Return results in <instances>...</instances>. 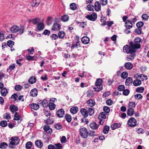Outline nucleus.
Listing matches in <instances>:
<instances>
[{
  "label": "nucleus",
  "mask_w": 149,
  "mask_h": 149,
  "mask_svg": "<svg viewBox=\"0 0 149 149\" xmlns=\"http://www.w3.org/2000/svg\"><path fill=\"white\" fill-rule=\"evenodd\" d=\"M141 42V39L139 37H136L134 39V42H131L130 44L131 45V47L134 50H136V49H139L141 48V45L140 44Z\"/></svg>",
  "instance_id": "1"
},
{
  "label": "nucleus",
  "mask_w": 149,
  "mask_h": 149,
  "mask_svg": "<svg viewBox=\"0 0 149 149\" xmlns=\"http://www.w3.org/2000/svg\"><path fill=\"white\" fill-rule=\"evenodd\" d=\"M24 29V27L23 26H20L19 27L16 25H14L11 27L10 30L13 33L19 32L21 34L23 33Z\"/></svg>",
  "instance_id": "2"
},
{
  "label": "nucleus",
  "mask_w": 149,
  "mask_h": 149,
  "mask_svg": "<svg viewBox=\"0 0 149 149\" xmlns=\"http://www.w3.org/2000/svg\"><path fill=\"white\" fill-rule=\"evenodd\" d=\"M10 148H15V146L19 144V140L18 137L16 136L12 137L10 139Z\"/></svg>",
  "instance_id": "3"
},
{
  "label": "nucleus",
  "mask_w": 149,
  "mask_h": 149,
  "mask_svg": "<svg viewBox=\"0 0 149 149\" xmlns=\"http://www.w3.org/2000/svg\"><path fill=\"white\" fill-rule=\"evenodd\" d=\"M80 134L82 138H86L88 135V132L86 128L83 127L80 129Z\"/></svg>",
  "instance_id": "4"
},
{
  "label": "nucleus",
  "mask_w": 149,
  "mask_h": 149,
  "mask_svg": "<svg viewBox=\"0 0 149 149\" xmlns=\"http://www.w3.org/2000/svg\"><path fill=\"white\" fill-rule=\"evenodd\" d=\"M137 121L135 118L132 117L128 120L127 124L129 126L131 127H134L136 125Z\"/></svg>",
  "instance_id": "5"
},
{
  "label": "nucleus",
  "mask_w": 149,
  "mask_h": 149,
  "mask_svg": "<svg viewBox=\"0 0 149 149\" xmlns=\"http://www.w3.org/2000/svg\"><path fill=\"white\" fill-rule=\"evenodd\" d=\"M97 17L96 14L95 13H93L91 15H87L86 16V18L91 21H94L97 19Z\"/></svg>",
  "instance_id": "6"
},
{
  "label": "nucleus",
  "mask_w": 149,
  "mask_h": 149,
  "mask_svg": "<svg viewBox=\"0 0 149 149\" xmlns=\"http://www.w3.org/2000/svg\"><path fill=\"white\" fill-rule=\"evenodd\" d=\"M123 52L127 54H128L129 52H130L131 51H132L133 52L134 51L133 49L131 47L130 44L129 46L127 45L124 46L123 47Z\"/></svg>",
  "instance_id": "7"
},
{
  "label": "nucleus",
  "mask_w": 149,
  "mask_h": 149,
  "mask_svg": "<svg viewBox=\"0 0 149 149\" xmlns=\"http://www.w3.org/2000/svg\"><path fill=\"white\" fill-rule=\"evenodd\" d=\"M134 50V52H133L132 51H131L130 52H129L128 53L129 54L128 55L127 59V61L132 60L135 57V53L136 52V50Z\"/></svg>",
  "instance_id": "8"
},
{
  "label": "nucleus",
  "mask_w": 149,
  "mask_h": 149,
  "mask_svg": "<svg viewBox=\"0 0 149 149\" xmlns=\"http://www.w3.org/2000/svg\"><path fill=\"white\" fill-rule=\"evenodd\" d=\"M61 27V25L57 22H56L54 23L52 28V30L55 31H58L60 29Z\"/></svg>",
  "instance_id": "9"
},
{
  "label": "nucleus",
  "mask_w": 149,
  "mask_h": 149,
  "mask_svg": "<svg viewBox=\"0 0 149 149\" xmlns=\"http://www.w3.org/2000/svg\"><path fill=\"white\" fill-rule=\"evenodd\" d=\"M56 114L59 117L62 118L65 114V111L63 109H60L57 111Z\"/></svg>",
  "instance_id": "10"
},
{
  "label": "nucleus",
  "mask_w": 149,
  "mask_h": 149,
  "mask_svg": "<svg viewBox=\"0 0 149 149\" xmlns=\"http://www.w3.org/2000/svg\"><path fill=\"white\" fill-rule=\"evenodd\" d=\"M43 130L47 134L49 135H50L52 132V129L48 125L44 126Z\"/></svg>",
  "instance_id": "11"
},
{
  "label": "nucleus",
  "mask_w": 149,
  "mask_h": 149,
  "mask_svg": "<svg viewBox=\"0 0 149 149\" xmlns=\"http://www.w3.org/2000/svg\"><path fill=\"white\" fill-rule=\"evenodd\" d=\"M125 26L126 27V28L130 29L132 27V21L129 20H127L125 23Z\"/></svg>",
  "instance_id": "12"
},
{
  "label": "nucleus",
  "mask_w": 149,
  "mask_h": 149,
  "mask_svg": "<svg viewBox=\"0 0 149 149\" xmlns=\"http://www.w3.org/2000/svg\"><path fill=\"white\" fill-rule=\"evenodd\" d=\"M80 112L84 118H86L88 116V111L85 109L84 108L81 109L80 110Z\"/></svg>",
  "instance_id": "13"
},
{
  "label": "nucleus",
  "mask_w": 149,
  "mask_h": 149,
  "mask_svg": "<svg viewBox=\"0 0 149 149\" xmlns=\"http://www.w3.org/2000/svg\"><path fill=\"white\" fill-rule=\"evenodd\" d=\"M45 27L44 24L42 22H39L37 24V29L38 31L42 30Z\"/></svg>",
  "instance_id": "14"
},
{
  "label": "nucleus",
  "mask_w": 149,
  "mask_h": 149,
  "mask_svg": "<svg viewBox=\"0 0 149 149\" xmlns=\"http://www.w3.org/2000/svg\"><path fill=\"white\" fill-rule=\"evenodd\" d=\"M94 7L95 10L96 11H99L101 10V6L98 1H96Z\"/></svg>",
  "instance_id": "15"
},
{
  "label": "nucleus",
  "mask_w": 149,
  "mask_h": 149,
  "mask_svg": "<svg viewBox=\"0 0 149 149\" xmlns=\"http://www.w3.org/2000/svg\"><path fill=\"white\" fill-rule=\"evenodd\" d=\"M30 95L32 97L36 96L38 94V91L36 88L32 89L30 92Z\"/></svg>",
  "instance_id": "16"
},
{
  "label": "nucleus",
  "mask_w": 149,
  "mask_h": 149,
  "mask_svg": "<svg viewBox=\"0 0 149 149\" xmlns=\"http://www.w3.org/2000/svg\"><path fill=\"white\" fill-rule=\"evenodd\" d=\"M10 110L11 112L13 113L16 112L18 110V108L15 105L12 104L10 106Z\"/></svg>",
  "instance_id": "17"
},
{
  "label": "nucleus",
  "mask_w": 149,
  "mask_h": 149,
  "mask_svg": "<svg viewBox=\"0 0 149 149\" xmlns=\"http://www.w3.org/2000/svg\"><path fill=\"white\" fill-rule=\"evenodd\" d=\"M81 40L82 42L85 44H88L89 42V38L87 36H84L82 38Z\"/></svg>",
  "instance_id": "18"
},
{
  "label": "nucleus",
  "mask_w": 149,
  "mask_h": 149,
  "mask_svg": "<svg viewBox=\"0 0 149 149\" xmlns=\"http://www.w3.org/2000/svg\"><path fill=\"white\" fill-rule=\"evenodd\" d=\"M121 125V124L120 123H115L111 125V128L113 130H114L120 127Z\"/></svg>",
  "instance_id": "19"
},
{
  "label": "nucleus",
  "mask_w": 149,
  "mask_h": 149,
  "mask_svg": "<svg viewBox=\"0 0 149 149\" xmlns=\"http://www.w3.org/2000/svg\"><path fill=\"white\" fill-rule=\"evenodd\" d=\"M89 126L92 129L96 130L98 128L99 125L95 123H92L90 124Z\"/></svg>",
  "instance_id": "20"
},
{
  "label": "nucleus",
  "mask_w": 149,
  "mask_h": 149,
  "mask_svg": "<svg viewBox=\"0 0 149 149\" xmlns=\"http://www.w3.org/2000/svg\"><path fill=\"white\" fill-rule=\"evenodd\" d=\"M134 110L132 107H129L127 110V114L130 116H132L134 114Z\"/></svg>",
  "instance_id": "21"
},
{
  "label": "nucleus",
  "mask_w": 149,
  "mask_h": 149,
  "mask_svg": "<svg viewBox=\"0 0 149 149\" xmlns=\"http://www.w3.org/2000/svg\"><path fill=\"white\" fill-rule=\"evenodd\" d=\"M79 40L76 42L75 43H73L72 45L71 48L72 49H73L74 48L76 47L77 48L79 47H81L80 45L79 44Z\"/></svg>",
  "instance_id": "22"
},
{
  "label": "nucleus",
  "mask_w": 149,
  "mask_h": 149,
  "mask_svg": "<svg viewBox=\"0 0 149 149\" xmlns=\"http://www.w3.org/2000/svg\"><path fill=\"white\" fill-rule=\"evenodd\" d=\"M133 82V80L132 78L129 77L127 79L125 82V85L126 86H129Z\"/></svg>",
  "instance_id": "23"
},
{
  "label": "nucleus",
  "mask_w": 149,
  "mask_h": 149,
  "mask_svg": "<svg viewBox=\"0 0 149 149\" xmlns=\"http://www.w3.org/2000/svg\"><path fill=\"white\" fill-rule=\"evenodd\" d=\"M78 111V108L76 106L73 107L70 109V111L71 113L73 114L76 113Z\"/></svg>",
  "instance_id": "24"
},
{
  "label": "nucleus",
  "mask_w": 149,
  "mask_h": 149,
  "mask_svg": "<svg viewBox=\"0 0 149 149\" xmlns=\"http://www.w3.org/2000/svg\"><path fill=\"white\" fill-rule=\"evenodd\" d=\"M125 68L128 70L131 69L133 66L132 64L130 62H127L124 65Z\"/></svg>",
  "instance_id": "25"
},
{
  "label": "nucleus",
  "mask_w": 149,
  "mask_h": 149,
  "mask_svg": "<svg viewBox=\"0 0 149 149\" xmlns=\"http://www.w3.org/2000/svg\"><path fill=\"white\" fill-rule=\"evenodd\" d=\"M94 89L95 91L98 92L102 90V85H100L99 84H95Z\"/></svg>",
  "instance_id": "26"
},
{
  "label": "nucleus",
  "mask_w": 149,
  "mask_h": 149,
  "mask_svg": "<svg viewBox=\"0 0 149 149\" xmlns=\"http://www.w3.org/2000/svg\"><path fill=\"white\" fill-rule=\"evenodd\" d=\"M87 103L91 107H92L95 105V101L92 99H90L87 101Z\"/></svg>",
  "instance_id": "27"
},
{
  "label": "nucleus",
  "mask_w": 149,
  "mask_h": 149,
  "mask_svg": "<svg viewBox=\"0 0 149 149\" xmlns=\"http://www.w3.org/2000/svg\"><path fill=\"white\" fill-rule=\"evenodd\" d=\"M8 91L7 89L6 88H4L1 89V95L2 96H5L8 93Z\"/></svg>",
  "instance_id": "28"
},
{
  "label": "nucleus",
  "mask_w": 149,
  "mask_h": 149,
  "mask_svg": "<svg viewBox=\"0 0 149 149\" xmlns=\"http://www.w3.org/2000/svg\"><path fill=\"white\" fill-rule=\"evenodd\" d=\"M65 33L64 31H59L58 33V37L61 39L63 38L65 35Z\"/></svg>",
  "instance_id": "29"
},
{
  "label": "nucleus",
  "mask_w": 149,
  "mask_h": 149,
  "mask_svg": "<svg viewBox=\"0 0 149 149\" xmlns=\"http://www.w3.org/2000/svg\"><path fill=\"white\" fill-rule=\"evenodd\" d=\"M36 145L38 148H41L43 146V144L42 141L40 140H37L35 142Z\"/></svg>",
  "instance_id": "30"
},
{
  "label": "nucleus",
  "mask_w": 149,
  "mask_h": 149,
  "mask_svg": "<svg viewBox=\"0 0 149 149\" xmlns=\"http://www.w3.org/2000/svg\"><path fill=\"white\" fill-rule=\"evenodd\" d=\"M141 83V81L139 79H136L134 81L133 84L134 86H138L140 85Z\"/></svg>",
  "instance_id": "31"
},
{
  "label": "nucleus",
  "mask_w": 149,
  "mask_h": 149,
  "mask_svg": "<svg viewBox=\"0 0 149 149\" xmlns=\"http://www.w3.org/2000/svg\"><path fill=\"white\" fill-rule=\"evenodd\" d=\"M40 0H33L32 3V6L33 7L38 6L40 4Z\"/></svg>",
  "instance_id": "32"
},
{
  "label": "nucleus",
  "mask_w": 149,
  "mask_h": 149,
  "mask_svg": "<svg viewBox=\"0 0 149 149\" xmlns=\"http://www.w3.org/2000/svg\"><path fill=\"white\" fill-rule=\"evenodd\" d=\"M40 104H41L44 107H46L48 106V103L46 99H44L41 102Z\"/></svg>",
  "instance_id": "33"
},
{
  "label": "nucleus",
  "mask_w": 149,
  "mask_h": 149,
  "mask_svg": "<svg viewBox=\"0 0 149 149\" xmlns=\"http://www.w3.org/2000/svg\"><path fill=\"white\" fill-rule=\"evenodd\" d=\"M32 109L35 110H37L39 108V106L38 104L36 103H33L31 105Z\"/></svg>",
  "instance_id": "34"
},
{
  "label": "nucleus",
  "mask_w": 149,
  "mask_h": 149,
  "mask_svg": "<svg viewBox=\"0 0 149 149\" xmlns=\"http://www.w3.org/2000/svg\"><path fill=\"white\" fill-rule=\"evenodd\" d=\"M8 146V144L5 142H2L0 144V148L2 149L6 148Z\"/></svg>",
  "instance_id": "35"
},
{
  "label": "nucleus",
  "mask_w": 149,
  "mask_h": 149,
  "mask_svg": "<svg viewBox=\"0 0 149 149\" xmlns=\"http://www.w3.org/2000/svg\"><path fill=\"white\" fill-rule=\"evenodd\" d=\"M65 118L68 123H70L72 120L71 116L67 114L65 115Z\"/></svg>",
  "instance_id": "36"
},
{
  "label": "nucleus",
  "mask_w": 149,
  "mask_h": 149,
  "mask_svg": "<svg viewBox=\"0 0 149 149\" xmlns=\"http://www.w3.org/2000/svg\"><path fill=\"white\" fill-rule=\"evenodd\" d=\"M29 82L31 84H33L36 81V79L33 77H31L28 80Z\"/></svg>",
  "instance_id": "37"
},
{
  "label": "nucleus",
  "mask_w": 149,
  "mask_h": 149,
  "mask_svg": "<svg viewBox=\"0 0 149 149\" xmlns=\"http://www.w3.org/2000/svg\"><path fill=\"white\" fill-rule=\"evenodd\" d=\"M69 17L67 15H64L61 17V20L64 22H66L68 21Z\"/></svg>",
  "instance_id": "38"
},
{
  "label": "nucleus",
  "mask_w": 149,
  "mask_h": 149,
  "mask_svg": "<svg viewBox=\"0 0 149 149\" xmlns=\"http://www.w3.org/2000/svg\"><path fill=\"white\" fill-rule=\"evenodd\" d=\"M94 6L92 4H89L87 5V10L89 11H94Z\"/></svg>",
  "instance_id": "39"
},
{
  "label": "nucleus",
  "mask_w": 149,
  "mask_h": 149,
  "mask_svg": "<svg viewBox=\"0 0 149 149\" xmlns=\"http://www.w3.org/2000/svg\"><path fill=\"white\" fill-rule=\"evenodd\" d=\"M109 126H105L103 130V132L105 134H107L109 132Z\"/></svg>",
  "instance_id": "40"
},
{
  "label": "nucleus",
  "mask_w": 149,
  "mask_h": 149,
  "mask_svg": "<svg viewBox=\"0 0 149 149\" xmlns=\"http://www.w3.org/2000/svg\"><path fill=\"white\" fill-rule=\"evenodd\" d=\"M144 90V88L142 87H138L136 89V91L138 93H143Z\"/></svg>",
  "instance_id": "41"
},
{
  "label": "nucleus",
  "mask_w": 149,
  "mask_h": 149,
  "mask_svg": "<svg viewBox=\"0 0 149 149\" xmlns=\"http://www.w3.org/2000/svg\"><path fill=\"white\" fill-rule=\"evenodd\" d=\"M32 145V143L31 141L27 142L25 146L26 149H30Z\"/></svg>",
  "instance_id": "42"
},
{
  "label": "nucleus",
  "mask_w": 149,
  "mask_h": 149,
  "mask_svg": "<svg viewBox=\"0 0 149 149\" xmlns=\"http://www.w3.org/2000/svg\"><path fill=\"white\" fill-rule=\"evenodd\" d=\"M70 6V8L72 10H75L77 9L76 4L74 3H71Z\"/></svg>",
  "instance_id": "43"
},
{
  "label": "nucleus",
  "mask_w": 149,
  "mask_h": 149,
  "mask_svg": "<svg viewBox=\"0 0 149 149\" xmlns=\"http://www.w3.org/2000/svg\"><path fill=\"white\" fill-rule=\"evenodd\" d=\"M18 97V95L14 93L12 95L10 98L13 100V102H15L17 100Z\"/></svg>",
  "instance_id": "44"
},
{
  "label": "nucleus",
  "mask_w": 149,
  "mask_h": 149,
  "mask_svg": "<svg viewBox=\"0 0 149 149\" xmlns=\"http://www.w3.org/2000/svg\"><path fill=\"white\" fill-rule=\"evenodd\" d=\"M55 146V149H62L63 148L62 145L59 143H56Z\"/></svg>",
  "instance_id": "45"
},
{
  "label": "nucleus",
  "mask_w": 149,
  "mask_h": 149,
  "mask_svg": "<svg viewBox=\"0 0 149 149\" xmlns=\"http://www.w3.org/2000/svg\"><path fill=\"white\" fill-rule=\"evenodd\" d=\"M76 23L78 24H79V26L80 27H81L84 28V26L85 25H86V22H78L77 21L76 22Z\"/></svg>",
  "instance_id": "46"
},
{
  "label": "nucleus",
  "mask_w": 149,
  "mask_h": 149,
  "mask_svg": "<svg viewBox=\"0 0 149 149\" xmlns=\"http://www.w3.org/2000/svg\"><path fill=\"white\" fill-rule=\"evenodd\" d=\"M49 107L50 110H52L55 109V105L54 103H50L49 104Z\"/></svg>",
  "instance_id": "47"
},
{
  "label": "nucleus",
  "mask_w": 149,
  "mask_h": 149,
  "mask_svg": "<svg viewBox=\"0 0 149 149\" xmlns=\"http://www.w3.org/2000/svg\"><path fill=\"white\" fill-rule=\"evenodd\" d=\"M46 123L48 124H51L54 122V120L52 118H49L47 120H45Z\"/></svg>",
  "instance_id": "48"
},
{
  "label": "nucleus",
  "mask_w": 149,
  "mask_h": 149,
  "mask_svg": "<svg viewBox=\"0 0 149 149\" xmlns=\"http://www.w3.org/2000/svg\"><path fill=\"white\" fill-rule=\"evenodd\" d=\"M144 25V23L143 22L140 21L138 22L136 24L138 28H141Z\"/></svg>",
  "instance_id": "49"
},
{
  "label": "nucleus",
  "mask_w": 149,
  "mask_h": 149,
  "mask_svg": "<svg viewBox=\"0 0 149 149\" xmlns=\"http://www.w3.org/2000/svg\"><path fill=\"white\" fill-rule=\"evenodd\" d=\"M125 88L124 85H119L117 89L118 91H122L125 89Z\"/></svg>",
  "instance_id": "50"
},
{
  "label": "nucleus",
  "mask_w": 149,
  "mask_h": 149,
  "mask_svg": "<svg viewBox=\"0 0 149 149\" xmlns=\"http://www.w3.org/2000/svg\"><path fill=\"white\" fill-rule=\"evenodd\" d=\"M106 114H107L105 112H101L99 115V119H100V117H101L103 119H105L106 118Z\"/></svg>",
  "instance_id": "51"
},
{
  "label": "nucleus",
  "mask_w": 149,
  "mask_h": 149,
  "mask_svg": "<svg viewBox=\"0 0 149 149\" xmlns=\"http://www.w3.org/2000/svg\"><path fill=\"white\" fill-rule=\"evenodd\" d=\"M103 110L104 111V112H105L107 114L109 113L110 112V109L107 106H105L103 108Z\"/></svg>",
  "instance_id": "52"
},
{
  "label": "nucleus",
  "mask_w": 149,
  "mask_h": 149,
  "mask_svg": "<svg viewBox=\"0 0 149 149\" xmlns=\"http://www.w3.org/2000/svg\"><path fill=\"white\" fill-rule=\"evenodd\" d=\"M7 125V123L6 121L2 120L0 122V125L2 127H6Z\"/></svg>",
  "instance_id": "53"
},
{
  "label": "nucleus",
  "mask_w": 149,
  "mask_h": 149,
  "mask_svg": "<svg viewBox=\"0 0 149 149\" xmlns=\"http://www.w3.org/2000/svg\"><path fill=\"white\" fill-rule=\"evenodd\" d=\"M40 19L38 18H35L32 20V22L34 24H36L40 22Z\"/></svg>",
  "instance_id": "54"
},
{
  "label": "nucleus",
  "mask_w": 149,
  "mask_h": 149,
  "mask_svg": "<svg viewBox=\"0 0 149 149\" xmlns=\"http://www.w3.org/2000/svg\"><path fill=\"white\" fill-rule=\"evenodd\" d=\"M14 120H20L19 116L17 112H15L14 115Z\"/></svg>",
  "instance_id": "55"
},
{
  "label": "nucleus",
  "mask_w": 149,
  "mask_h": 149,
  "mask_svg": "<svg viewBox=\"0 0 149 149\" xmlns=\"http://www.w3.org/2000/svg\"><path fill=\"white\" fill-rule=\"evenodd\" d=\"M128 74V73L127 72H123L121 74V77L123 79H126L127 77Z\"/></svg>",
  "instance_id": "56"
},
{
  "label": "nucleus",
  "mask_w": 149,
  "mask_h": 149,
  "mask_svg": "<svg viewBox=\"0 0 149 149\" xmlns=\"http://www.w3.org/2000/svg\"><path fill=\"white\" fill-rule=\"evenodd\" d=\"M50 37L52 40H54L57 39L58 38V35L55 34H53L52 35L50 36Z\"/></svg>",
  "instance_id": "57"
},
{
  "label": "nucleus",
  "mask_w": 149,
  "mask_h": 149,
  "mask_svg": "<svg viewBox=\"0 0 149 149\" xmlns=\"http://www.w3.org/2000/svg\"><path fill=\"white\" fill-rule=\"evenodd\" d=\"M26 59L28 61H33L34 60V57L30 55L27 56H26Z\"/></svg>",
  "instance_id": "58"
},
{
  "label": "nucleus",
  "mask_w": 149,
  "mask_h": 149,
  "mask_svg": "<svg viewBox=\"0 0 149 149\" xmlns=\"http://www.w3.org/2000/svg\"><path fill=\"white\" fill-rule=\"evenodd\" d=\"M149 17L148 15L146 14H143L142 15L141 17L143 20L145 21H147Z\"/></svg>",
  "instance_id": "59"
},
{
  "label": "nucleus",
  "mask_w": 149,
  "mask_h": 149,
  "mask_svg": "<svg viewBox=\"0 0 149 149\" xmlns=\"http://www.w3.org/2000/svg\"><path fill=\"white\" fill-rule=\"evenodd\" d=\"M130 91L127 89H124L123 91V94L125 96H127L129 94Z\"/></svg>",
  "instance_id": "60"
},
{
  "label": "nucleus",
  "mask_w": 149,
  "mask_h": 149,
  "mask_svg": "<svg viewBox=\"0 0 149 149\" xmlns=\"http://www.w3.org/2000/svg\"><path fill=\"white\" fill-rule=\"evenodd\" d=\"M54 127L57 130H60L62 128L61 125L58 123L54 125Z\"/></svg>",
  "instance_id": "61"
},
{
  "label": "nucleus",
  "mask_w": 149,
  "mask_h": 149,
  "mask_svg": "<svg viewBox=\"0 0 149 149\" xmlns=\"http://www.w3.org/2000/svg\"><path fill=\"white\" fill-rule=\"evenodd\" d=\"M134 97L136 100L137 99L138 100H140L142 98V95L141 94H137L135 95L134 96Z\"/></svg>",
  "instance_id": "62"
},
{
  "label": "nucleus",
  "mask_w": 149,
  "mask_h": 149,
  "mask_svg": "<svg viewBox=\"0 0 149 149\" xmlns=\"http://www.w3.org/2000/svg\"><path fill=\"white\" fill-rule=\"evenodd\" d=\"M138 77H140L142 80H144L143 78H144L145 80H147L148 79L147 76L143 74H140L138 76Z\"/></svg>",
  "instance_id": "63"
},
{
  "label": "nucleus",
  "mask_w": 149,
  "mask_h": 149,
  "mask_svg": "<svg viewBox=\"0 0 149 149\" xmlns=\"http://www.w3.org/2000/svg\"><path fill=\"white\" fill-rule=\"evenodd\" d=\"M88 113H89L90 116L92 115L94 113L93 109L92 108H89L88 110Z\"/></svg>",
  "instance_id": "64"
}]
</instances>
